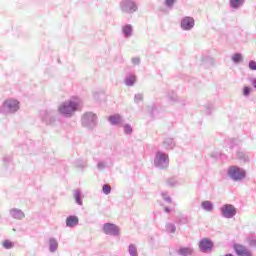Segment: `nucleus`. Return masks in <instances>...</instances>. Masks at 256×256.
Returning a JSON list of instances; mask_svg holds the SVG:
<instances>
[{
    "label": "nucleus",
    "instance_id": "1",
    "mask_svg": "<svg viewBox=\"0 0 256 256\" xmlns=\"http://www.w3.org/2000/svg\"><path fill=\"white\" fill-rule=\"evenodd\" d=\"M79 111V103L73 100H67L58 107V113L66 119H71Z\"/></svg>",
    "mask_w": 256,
    "mask_h": 256
},
{
    "label": "nucleus",
    "instance_id": "2",
    "mask_svg": "<svg viewBox=\"0 0 256 256\" xmlns=\"http://www.w3.org/2000/svg\"><path fill=\"white\" fill-rule=\"evenodd\" d=\"M169 154L158 150L154 156V167L160 171H167L169 169Z\"/></svg>",
    "mask_w": 256,
    "mask_h": 256
},
{
    "label": "nucleus",
    "instance_id": "3",
    "mask_svg": "<svg viewBox=\"0 0 256 256\" xmlns=\"http://www.w3.org/2000/svg\"><path fill=\"white\" fill-rule=\"evenodd\" d=\"M81 125L89 131L97 127V114L94 112H85L81 117Z\"/></svg>",
    "mask_w": 256,
    "mask_h": 256
},
{
    "label": "nucleus",
    "instance_id": "4",
    "mask_svg": "<svg viewBox=\"0 0 256 256\" xmlns=\"http://www.w3.org/2000/svg\"><path fill=\"white\" fill-rule=\"evenodd\" d=\"M227 175L232 181H243L247 177V171L237 165H232L228 168Z\"/></svg>",
    "mask_w": 256,
    "mask_h": 256
},
{
    "label": "nucleus",
    "instance_id": "5",
    "mask_svg": "<svg viewBox=\"0 0 256 256\" xmlns=\"http://www.w3.org/2000/svg\"><path fill=\"white\" fill-rule=\"evenodd\" d=\"M57 111L55 110H42L40 111V119L45 123L46 125H55V122L57 121Z\"/></svg>",
    "mask_w": 256,
    "mask_h": 256
},
{
    "label": "nucleus",
    "instance_id": "6",
    "mask_svg": "<svg viewBox=\"0 0 256 256\" xmlns=\"http://www.w3.org/2000/svg\"><path fill=\"white\" fill-rule=\"evenodd\" d=\"M0 108L2 113H17L19 111V102L15 99H7Z\"/></svg>",
    "mask_w": 256,
    "mask_h": 256
},
{
    "label": "nucleus",
    "instance_id": "7",
    "mask_svg": "<svg viewBox=\"0 0 256 256\" xmlns=\"http://www.w3.org/2000/svg\"><path fill=\"white\" fill-rule=\"evenodd\" d=\"M221 215L224 219H233L237 215V208L232 204H224L221 208Z\"/></svg>",
    "mask_w": 256,
    "mask_h": 256
},
{
    "label": "nucleus",
    "instance_id": "8",
    "mask_svg": "<svg viewBox=\"0 0 256 256\" xmlns=\"http://www.w3.org/2000/svg\"><path fill=\"white\" fill-rule=\"evenodd\" d=\"M102 231L105 235H110V237H117L120 233L119 226L109 222L103 224Z\"/></svg>",
    "mask_w": 256,
    "mask_h": 256
},
{
    "label": "nucleus",
    "instance_id": "9",
    "mask_svg": "<svg viewBox=\"0 0 256 256\" xmlns=\"http://www.w3.org/2000/svg\"><path fill=\"white\" fill-rule=\"evenodd\" d=\"M120 9L123 13H135L138 8L133 0H122L120 2Z\"/></svg>",
    "mask_w": 256,
    "mask_h": 256
},
{
    "label": "nucleus",
    "instance_id": "10",
    "mask_svg": "<svg viewBox=\"0 0 256 256\" xmlns=\"http://www.w3.org/2000/svg\"><path fill=\"white\" fill-rule=\"evenodd\" d=\"M213 247H215V244L209 238H203L199 241V249L201 253H209V251H213Z\"/></svg>",
    "mask_w": 256,
    "mask_h": 256
},
{
    "label": "nucleus",
    "instance_id": "11",
    "mask_svg": "<svg viewBox=\"0 0 256 256\" xmlns=\"http://www.w3.org/2000/svg\"><path fill=\"white\" fill-rule=\"evenodd\" d=\"M195 27V19L193 17L186 16L181 20V29L183 31H191Z\"/></svg>",
    "mask_w": 256,
    "mask_h": 256
},
{
    "label": "nucleus",
    "instance_id": "12",
    "mask_svg": "<svg viewBox=\"0 0 256 256\" xmlns=\"http://www.w3.org/2000/svg\"><path fill=\"white\" fill-rule=\"evenodd\" d=\"M234 251L237 256H253V254L251 253V250L247 249V247L241 244H235Z\"/></svg>",
    "mask_w": 256,
    "mask_h": 256
},
{
    "label": "nucleus",
    "instance_id": "13",
    "mask_svg": "<svg viewBox=\"0 0 256 256\" xmlns=\"http://www.w3.org/2000/svg\"><path fill=\"white\" fill-rule=\"evenodd\" d=\"M10 216L13 219H17L18 221H22V219H25V213L22 212L19 208L10 209Z\"/></svg>",
    "mask_w": 256,
    "mask_h": 256
},
{
    "label": "nucleus",
    "instance_id": "14",
    "mask_svg": "<svg viewBox=\"0 0 256 256\" xmlns=\"http://www.w3.org/2000/svg\"><path fill=\"white\" fill-rule=\"evenodd\" d=\"M77 225H79V217L75 215H69L66 218V227L73 229V227H77Z\"/></svg>",
    "mask_w": 256,
    "mask_h": 256
},
{
    "label": "nucleus",
    "instance_id": "15",
    "mask_svg": "<svg viewBox=\"0 0 256 256\" xmlns=\"http://www.w3.org/2000/svg\"><path fill=\"white\" fill-rule=\"evenodd\" d=\"M162 147L165 151H173V149H175V140L173 138L164 139Z\"/></svg>",
    "mask_w": 256,
    "mask_h": 256
},
{
    "label": "nucleus",
    "instance_id": "16",
    "mask_svg": "<svg viewBox=\"0 0 256 256\" xmlns=\"http://www.w3.org/2000/svg\"><path fill=\"white\" fill-rule=\"evenodd\" d=\"M122 33L125 39H129V37H133V26L131 24H126L122 27Z\"/></svg>",
    "mask_w": 256,
    "mask_h": 256
},
{
    "label": "nucleus",
    "instance_id": "17",
    "mask_svg": "<svg viewBox=\"0 0 256 256\" xmlns=\"http://www.w3.org/2000/svg\"><path fill=\"white\" fill-rule=\"evenodd\" d=\"M147 111L149 115H151L152 119H158L159 118V109H157V106L155 104H151L147 107Z\"/></svg>",
    "mask_w": 256,
    "mask_h": 256
},
{
    "label": "nucleus",
    "instance_id": "18",
    "mask_svg": "<svg viewBox=\"0 0 256 256\" xmlns=\"http://www.w3.org/2000/svg\"><path fill=\"white\" fill-rule=\"evenodd\" d=\"M108 121L111 125H121V123H123V117L119 114H114L109 116Z\"/></svg>",
    "mask_w": 256,
    "mask_h": 256
},
{
    "label": "nucleus",
    "instance_id": "19",
    "mask_svg": "<svg viewBox=\"0 0 256 256\" xmlns=\"http://www.w3.org/2000/svg\"><path fill=\"white\" fill-rule=\"evenodd\" d=\"M236 159H238V161H240V163H249V155L246 152L241 151V150H239L236 153Z\"/></svg>",
    "mask_w": 256,
    "mask_h": 256
},
{
    "label": "nucleus",
    "instance_id": "20",
    "mask_svg": "<svg viewBox=\"0 0 256 256\" xmlns=\"http://www.w3.org/2000/svg\"><path fill=\"white\" fill-rule=\"evenodd\" d=\"M59 249V242L55 238L49 239V251L55 253Z\"/></svg>",
    "mask_w": 256,
    "mask_h": 256
},
{
    "label": "nucleus",
    "instance_id": "21",
    "mask_svg": "<svg viewBox=\"0 0 256 256\" xmlns=\"http://www.w3.org/2000/svg\"><path fill=\"white\" fill-rule=\"evenodd\" d=\"M136 81H137V77L135 75L129 74V75H126V77H125V85L127 87H133V85H135Z\"/></svg>",
    "mask_w": 256,
    "mask_h": 256
},
{
    "label": "nucleus",
    "instance_id": "22",
    "mask_svg": "<svg viewBox=\"0 0 256 256\" xmlns=\"http://www.w3.org/2000/svg\"><path fill=\"white\" fill-rule=\"evenodd\" d=\"M245 5V0H230L231 9H241Z\"/></svg>",
    "mask_w": 256,
    "mask_h": 256
},
{
    "label": "nucleus",
    "instance_id": "23",
    "mask_svg": "<svg viewBox=\"0 0 256 256\" xmlns=\"http://www.w3.org/2000/svg\"><path fill=\"white\" fill-rule=\"evenodd\" d=\"M201 207L202 209H204V211H207L208 213H211V211H213L214 206H213V202L209 201V200H205L201 203Z\"/></svg>",
    "mask_w": 256,
    "mask_h": 256
},
{
    "label": "nucleus",
    "instance_id": "24",
    "mask_svg": "<svg viewBox=\"0 0 256 256\" xmlns=\"http://www.w3.org/2000/svg\"><path fill=\"white\" fill-rule=\"evenodd\" d=\"M178 255L191 256V255H193V250H192V248H189V247H180L178 250Z\"/></svg>",
    "mask_w": 256,
    "mask_h": 256
},
{
    "label": "nucleus",
    "instance_id": "25",
    "mask_svg": "<svg viewBox=\"0 0 256 256\" xmlns=\"http://www.w3.org/2000/svg\"><path fill=\"white\" fill-rule=\"evenodd\" d=\"M74 199L77 205H83V195L81 194V190L74 191Z\"/></svg>",
    "mask_w": 256,
    "mask_h": 256
},
{
    "label": "nucleus",
    "instance_id": "26",
    "mask_svg": "<svg viewBox=\"0 0 256 256\" xmlns=\"http://www.w3.org/2000/svg\"><path fill=\"white\" fill-rule=\"evenodd\" d=\"M232 59V62L235 63V65H239V63H242L243 61V54L237 52V53H234L231 57Z\"/></svg>",
    "mask_w": 256,
    "mask_h": 256
},
{
    "label": "nucleus",
    "instance_id": "27",
    "mask_svg": "<svg viewBox=\"0 0 256 256\" xmlns=\"http://www.w3.org/2000/svg\"><path fill=\"white\" fill-rule=\"evenodd\" d=\"M128 253L130 256H139V252H137V246H135V244H130L128 246Z\"/></svg>",
    "mask_w": 256,
    "mask_h": 256
},
{
    "label": "nucleus",
    "instance_id": "28",
    "mask_svg": "<svg viewBox=\"0 0 256 256\" xmlns=\"http://www.w3.org/2000/svg\"><path fill=\"white\" fill-rule=\"evenodd\" d=\"M166 231H168V233H175L177 231V227L175 224L168 222L166 224Z\"/></svg>",
    "mask_w": 256,
    "mask_h": 256
},
{
    "label": "nucleus",
    "instance_id": "29",
    "mask_svg": "<svg viewBox=\"0 0 256 256\" xmlns=\"http://www.w3.org/2000/svg\"><path fill=\"white\" fill-rule=\"evenodd\" d=\"M166 185H168V187H177V185H179V182H177L176 178H169L166 181Z\"/></svg>",
    "mask_w": 256,
    "mask_h": 256
},
{
    "label": "nucleus",
    "instance_id": "30",
    "mask_svg": "<svg viewBox=\"0 0 256 256\" xmlns=\"http://www.w3.org/2000/svg\"><path fill=\"white\" fill-rule=\"evenodd\" d=\"M108 165H107V162L106 161H103V160H100L98 161L97 163V169L99 171H103L104 169H107Z\"/></svg>",
    "mask_w": 256,
    "mask_h": 256
},
{
    "label": "nucleus",
    "instance_id": "31",
    "mask_svg": "<svg viewBox=\"0 0 256 256\" xmlns=\"http://www.w3.org/2000/svg\"><path fill=\"white\" fill-rule=\"evenodd\" d=\"M75 166L78 167V169H84V167H87V162L84 160H76Z\"/></svg>",
    "mask_w": 256,
    "mask_h": 256
},
{
    "label": "nucleus",
    "instance_id": "32",
    "mask_svg": "<svg viewBox=\"0 0 256 256\" xmlns=\"http://www.w3.org/2000/svg\"><path fill=\"white\" fill-rule=\"evenodd\" d=\"M4 249H13L15 247V244L11 240H5L3 242Z\"/></svg>",
    "mask_w": 256,
    "mask_h": 256
},
{
    "label": "nucleus",
    "instance_id": "33",
    "mask_svg": "<svg viewBox=\"0 0 256 256\" xmlns=\"http://www.w3.org/2000/svg\"><path fill=\"white\" fill-rule=\"evenodd\" d=\"M168 100L171 101L172 103L177 102L178 101L177 94L173 91L168 93Z\"/></svg>",
    "mask_w": 256,
    "mask_h": 256
},
{
    "label": "nucleus",
    "instance_id": "34",
    "mask_svg": "<svg viewBox=\"0 0 256 256\" xmlns=\"http://www.w3.org/2000/svg\"><path fill=\"white\" fill-rule=\"evenodd\" d=\"M2 161L5 165V167H9V164L11 163V161H13V158H11V156H9V155H5V156H3Z\"/></svg>",
    "mask_w": 256,
    "mask_h": 256
},
{
    "label": "nucleus",
    "instance_id": "35",
    "mask_svg": "<svg viewBox=\"0 0 256 256\" xmlns=\"http://www.w3.org/2000/svg\"><path fill=\"white\" fill-rule=\"evenodd\" d=\"M124 133L126 135H131V133H133V127H131L130 124H125L124 125Z\"/></svg>",
    "mask_w": 256,
    "mask_h": 256
},
{
    "label": "nucleus",
    "instance_id": "36",
    "mask_svg": "<svg viewBox=\"0 0 256 256\" xmlns=\"http://www.w3.org/2000/svg\"><path fill=\"white\" fill-rule=\"evenodd\" d=\"M102 191L104 195H109V193H111V186L109 184H104L102 186Z\"/></svg>",
    "mask_w": 256,
    "mask_h": 256
},
{
    "label": "nucleus",
    "instance_id": "37",
    "mask_svg": "<svg viewBox=\"0 0 256 256\" xmlns=\"http://www.w3.org/2000/svg\"><path fill=\"white\" fill-rule=\"evenodd\" d=\"M248 68L250 69V71H256V61L250 60L248 63Z\"/></svg>",
    "mask_w": 256,
    "mask_h": 256
},
{
    "label": "nucleus",
    "instance_id": "38",
    "mask_svg": "<svg viewBox=\"0 0 256 256\" xmlns=\"http://www.w3.org/2000/svg\"><path fill=\"white\" fill-rule=\"evenodd\" d=\"M251 90H252V88L249 86L244 87L243 88L244 97H249V95H251Z\"/></svg>",
    "mask_w": 256,
    "mask_h": 256
},
{
    "label": "nucleus",
    "instance_id": "39",
    "mask_svg": "<svg viewBox=\"0 0 256 256\" xmlns=\"http://www.w3.org/2000/svg\"><path fill=\"white\" fill-rule=\"evenodd\" d=\"M143 101V94H136L134 96V103L139 104Z\"/></svg>",
    "mask_w": 256,
    "mask_h": 256
},
{
    "label": "nucleus",
    "instance_id": "40",
    "mask_svg": "<svg viewBox=\"0 0 256 256\" xmlns=\"http://www.w3.org/2000/svg\"><path fill=\"white\" fill-rule=\"evenodd\" d=\"M235 138H229L225 141V143H229L230 149H233V145H235Z\"/></svg>",
    "mask_w": 256,
    "mask_h": 256
},
{
    "label": "nucleus",
    "instance_id": "41",
    "mask_svg": "<svg viewBox=\"0 0 256 256\" xmlns=\"http://www.w3.org/2000/svg\"><path fill=\"white\" fill-rule=\"evenodd\" d=\"M165 5H166V7L171 9V7H173V5H175V0H165Z\"/></svg>",
    "mask_w": 256,
    "mask_h": 256
},
{
    "label": "nucleus",
    "instance_id": "42",
    "mask_svg": "<svg viewBox=\"0 0 256 256\" xmlns=\"http://www.w3.org/2000/svg\"><path fill=\"white\" fill-rule=\"evenodd\" d=\"M161 196L164 199V201H166L167 203H171V198L169 196H167L166 192H162Z\"/></svg>",
    "mask_w": 256,
    "mask_h": 256
},
{
    "label": "nucleus",
    "instance_id": "43",
    "mask_svg": "<svg viewBox=\"0 0 256 256\" xmlns=\"http://www.w3.org/2000/svg\"><path fill=\"white\" fill-rule=\"evenodd\" d=\"M131 61L133 65H141V59L139 57H134Z\"/></svg>",
    "mask_w": 256,
    "mask_h": 256
},
{
    "label": "nucleus",
    "instance_id": "44",
    "mask_svg": "<svg viewBox=\"0 0 256 256\" xmlns=\"http://www.w3.org/2000/svg\"><path fill=\"white\" fill-rule=\"evenodd\" d=\"M250 247H256V238H252L249 240Z\"/></svg>",
    "mask_w": 256,
    "mask_h": 256
},
{
    "label": "nucleus",
    "instance_id": "45",
    "mask_svg": "<svg viewBox=\"0 0 256 256\" xmlns=\"http://www.w3.org/2000/svg\"><path fill=\"white\" fill-rule=\"evenodd\" d=\"M205 113L206 115H211V105L205 106Z\"/></svg>",
    "mask_w": 256,
    "mask_h": 256
},
{
    "label": "nucleus",
    "instance_id": "46",
    "mask_svg": "<svg viewBox=\"0 0 256 256\" xmlns=\"http://www.w3.org/2000/svg\"><path fill=\"white\" fill-rule=\"evenodd\" d=\"M165 213H171V208L169 206H166L164 208Z\"/></svg>",
    "mask_w": 256,
    "mask_h": 256
},
{
    "label": "nucleus",
    "instance_id": "47",
    "mask_svg": "<svg viewBox=\"0 0 256 256\" xmlns=\"http://www.w3.org/2000/svg\"><path fill=\"white\" fill-rule=\"evenodd\" d=\"M207 60L210 61V63H213V58H211V57L203 59V63H205Z\"/></svg>",
    "mask_w": 256,
    "mask_h": 256
},
{
    "label": "nucleus",
    "instance_id": "48",
    "mask_svg": "<svg viewBox=\"0 0 256 256\" xmlns=\"http://www.w3.org/2000/svg\"><path fill=\"white\" fill-rule=\"evenodd\" d=\"M252 86L256 89V78L252 81Z\"/></svg>",
    "mask_w": 256,
    "mask_h": 256
},
{
    "label": "nucleus",
    "instance_id": "49",
    "mask_svg": "<svg viewBox=\"0 0 256 256\" xmlns=\"http://www.w3.org/2000/svg\"><path fill=\"white\" fill-rule=\"evenodd\" d=\"M182 223H187V218H183Z\"/></svg>",
    "mask_w": 256,
    "mask_h": 256
},
{
    "label": "nucleus",
    "instance_id": "50",
    "mask_svg": "<svg viewBox=\"0 0 256 256\" xmlns=\"http://www.w3.org/2000/svg\"><path fill=\"white\" fill-rule=\"evenodd\" d=\"M224 256H235V255L228 253V254H225Z\"/></svg>",
    "mask_w": 256,
    "mask_h": 256
},
{
    "label": "nucleus",
    "instance_id": "51",
    "mask_svg": "<svg viewBox=\"0 0 256 256\" xmlns=\"http://www.w3.org/2000/svg\"><path fill=\"white\" fill-rule=\"evenodd\" d=\"M0 113H3V110H1V107H0Z\"/></svg>",
    "mask_w": 256,
    "mask_h": 256
}]
</instances>
